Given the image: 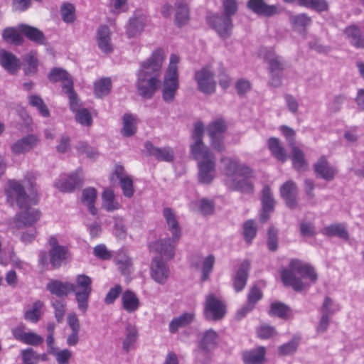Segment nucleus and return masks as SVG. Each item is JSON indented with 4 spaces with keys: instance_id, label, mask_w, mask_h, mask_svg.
Listing matches in <instances>:
<instances>
[{
    "instance_id": "obj_1",
    "label": "nucleus",
    "mask_w": 364,
    "mask_h": 364,
    "mask_svg": "<svg viewBox=\"0 0 364 364\" xmlns=\"http://www.w3.org/2000/svg\"><path fill=\"white\" fill-rule=\"evenodd\" d=\"M26 186H29L28 188L30 196L26 194L24 187L15 180L9 181L8 188L6 189L8 200L15 199L18 207L23 210L13 218L11 229L14 233L16 230L32 226L40 219L41 215L39 210L30 207L31 205H35L37 203L33 198L36 196L35 178L29 177L26 178Z\"/></svg>"
},
{
    "instance_id": "obj_2",
    "label": "nucleus",
    "mask_w": 364,
    "mask_h": 364,
    "mask_svg": "<svg viewBox=\"0 0 364 364\" xmlns=\"http://www.w3.org/2000/svg\"><path fill=\"white\" fill-rule=\"evenodd\" d=\"M164 60V50L157 48L148 59L140 63L136 73V87L142 98L151 99L159 88Z\"/></svg>"
},
{
    "instance_id": "obj_3",
    "label": "nucleus",
    "mask_w": 364,
    "mask_h": 364,
    "mask_svg": "<svg viewBox=\"0 0 364 364\" xmlns=\"http://www.w3.org/2000/svg\"><path fill=\"white\" fill-rule=\"evenodd\" d=\"M289 267V269L282 271L281 278L285 286L291 287L296 291H301L310 287V284L304 282L301 278L296 276L295 273L300 274L302 278H309L313 284H315L318 279L317 273L309 263L294 259L290 261Z\"/></svg>"
},
{
    "instance_id": "obj_4",
    "label": "nucleus",
    "mask_w": 364,
    "mask_h": 364,
    "mask_svg": "<svg viewBox=\"0 0 364 364\" xmlns=\"http://www.w3.org/2000/svg\"><path fill=\"white\" fill-rule=\"evenodd\" d=\"M198 164V178L203 184H210L215 176V156L210 149L191 154Z\"/></svg>"
},
{
    "instance_id": "obj_5",
    "label": "nucleus",
    "mask_w": 364,
    "mask_h": 364,
    "mask_svg": "<svg viewBox=\"0 0 364 364\" xmlns=\"http://www.w3.org/2000/svg\"><path fill=\"white\" fill-rule=\"evenodd\" d=\"M71 259V253L68 247H58L50 249L48 252L39 253L38 262L48 269H57L66 265Z\"/></svg>"
},
{
    "instance_id": "obj_6",
    "label": "nucleus",
    "mask_w": 364,
    "mask_h": 364,
    "mask_svg": "<svg viewBox=\"0 0 364 364\" xmlns=\"http://www.w3.org/2000/svg\"><path fill=\"white\" fill-rule=\"evenodd\" d=\"M92 279L84 274H77L75 277V283L73 284V290L77 308L85 314L89 307V299L92 291Z\"/></svg>"
},
{
    "instance_id": "obj_7",
    "label": "nucleus",
    "mask_w": 364,
    "mask_h": 364,
    "mask_svg": "<svg viewBox=\"0 0 364 364\" xmlns=\"http://www.w3.org/2000/svg\"><path fill=\"white\" fill-rule=\"evenodd\" d=\"M207 22L221 38L228 39L231 36L233 29L231 17L223 14H214L207 17Z\"/></svg>"
},
{
    "instance_id": "obj_8",
    "label": "nucleus",
    "mask_w": 364,
    "mask_h": 364,
    "mask_svg": "<svg viewBox=\"0 0 364 364\" xmlns=\"http://www.w3.org/2000/svg\"><path fill=\"white\" fill-rule=\"evenodd\" d=\"M226 314L225 304L214 294L206 296L204 304L203 315L205 319L217 321L223 319Z\"/></svg>"
},
{
    "instance_id": "obj_9",
    "label": "nucleus",
    "mask_w": 364,
    "mask_h": 364,
    "mask_svg": "<svg viewBox=\"0 0 364 364\" xmlns=\"http://www.w3.org/2000/svg\"><path fill=\"white\" fill-rule=\"evenodd\" d=\"M194 79L200 92L206 95H210L215 92L216 83L214 80L213 71L210 66L203 67L196 71Z\"/></svg>"
},
{
    "instance_id": "obj_10",
    "label": "nucleus",
    "mask_w": 364,
    "mask_h": 364,
    "mask_svg": "<svg viewBox=\"0 0 364 364\" xmlns=\"http://www.w3.org/2000/svg\"><path fill=\"white\" fill-rule=\"evenodd\" d=\"M253 176V171L250 169L248 176H237L233 179L225 180V186L231 191H239L245 194H253L254 184L250 181Z\"/></svg>"
},
{
    "instance_id": "obj_11",
    "label": "nucleus",
    "mask_w": 364,
    "mask_h": 364,
    "mask_svg": "<svg viewBox=\"0 0 364 364\" xmlns=\"http://www.w3.org/2000/svg\"><path fill=\"white\" fill-rule=\"evenodd\" d=\"M178 88V75H171L165 73L161 84V95L163 100L168 104L172 103L175 100Z\"/></svg>"
},
{
    "instance_id": "obj_12",
    "label": "nucleus",
    "mask_w": 364,
    "mask_h": 364,
    "mask_svg": "<svg viewBox=\"0 0 364 364\" xmlns=\"http://www.w3.org/2000/svg\"><path fill=\"white\" fill-rule=\"evenodd\" d=\"M224 166L225 180L233 179L237 176H248L250 173V168L239 163L238 161L228 157L221 159Z\"/></svg>"
},
{
    "instance_id": "obj_13",
    "label": "nucleus",
    "mask_w": 364,
    "mask_h": 364,
    "mask_svg": "<svg viewBox=\"0 0 364 364\" xmlns=\"http://www.w3.org/2000/svg\"><path fill=\"white\" fill-rule=\"evenodd\" d=\"M265 60L269 65V69L272 75L269 83L274 87H279L282 84V72L284 70V63L281 57L274 53L267 54Z\"/></svg>"
},
{
    "instance_id": "obj_14",
    "label": "nucleus",
    "mask_w": 364,
    "mask_h": 364,
    "mask_svg": "<svg viewBox=\"0 0 364 364\" xmlns=\"http://www.w3.org/2000/svg\"><path fill=\"white\" fill-rule=\"evenodd\" d=\"M170 276V269L163 261L161 257L153 258L151 264V277L156 283L165 284Z\"/></svg>"
},
{
    "instance_id": "obj_15",
    "label": "nucleus",
    "mask_w": 364,
    "mask_h": 364,
    "mask_svg": "<svg viewBox=\"0 0 364 364\" xmlns=\"http://www.w3.org/2000/svg\"><path fill=\"white\" fill-rule=\"evenodd\" d=\"M280 196L289 208L293 210L298 207V186L291 180L287 181L280 187Z\"/></svg>"
},
{
    "instance_id": "obj_16",
    "label": "nucleus",
    "mask_w": 364,
    "mask_h": 364,
    "mask_svg": "<svg viewBox=\"0 0 364 364\" xmlns=\"http://www.w3.org/2000/svg\"><path fill=\"white\" fill-rule=\"evenodd\" d=\"M144 148L148 156H153L159 161L171 162L174 159V151L169 146H155L151 141L144 143Z\"/></svg>"
},
{
    "instance_id": "obj_17",
    "label": "nucleus",
    "mask_w": 364,
    "mask_h": 364,
    "mask_svg": "<svg viewBox=\"0 0 364 364\" xmlns=\"http://www.w3.org/2000/svg\"><path fill=\"white\" fill-rule=\"evenodd\" d=\"M146 18L141 11H135L129 18L125 26L126 34L129 38H135L140 35L145 27Z\"/></svg>"
},
{
    "instance_id": "obj_18",
    "label": "nucleus",
    "mask_w": 364,
    "mask_h": 364,
    "mask_svg": "<svg viewBox=\"0 0 364 364\" xmlns=\"http://www.w3.org/2000/svg\"><path fill=\"white\" fill-rule=\"evenodd\" d=\"M247 7L257 15L264 17H271L280 12L277 5L267 4L264 0H248Z\"/></svg>"
},
{
    "instance_id": "obj_19",
    "label": "nucleus",
    "mask_w": 364,
    "mask_h": 364,
    "mask_svg": "<svg viewBox=\"0 0 364 364\" xmlns=\"http://www.w3.org/2000/svg\"><path fill=\"white\" fill-rule=\"evenodd\" d=\"M313 169L316 177L326 181H333L337 173L336 168L330 165L325 156H322L318 159L314 164Z\"/></svg>"
},
{
    "instance_id": "obj_20",
    "label": "nucleus",
    "mask_w": 364,
    "mask_h": 364,
    "mask_svg": "<svg viewBox=\"0 0 364 364\" xmlns=\"http://www.w3.org/2000/svg\"><path fill=\"white\" fill-rule=\"evenodd\" d=\"M39 138L36 134H28L14 143L11 149L16 155L28 153L35 149L39 143Z\"/></svg>"
},
{
    "instance_id": "obj_21",
    "label": "nucleus",
    "mask_w": 364,
    "mask_h": 364,
    "mask_svg": "<svg viewBox=\"0 0 364 364\" xmlns=\"http://www.w3.org/2000/svg\"><path fill=\"white\" fill-rule=\"evenodd\" d=\"M80 169H77L75 173L70 174L67 178H60L55 183V186L62 192H71L76 187L82 184V179L80 173Z\"/></svg>"
},
{
    "instance_id": "obj_22",
    "label": "nucleus",
    "mask_w": 364,
    "mask_h": 364,
    "mask_svg": "<svg viewBox=\"0 0 364 364\" xmlns=\"http://www.w3.org/2000/svg\"><path fill=\"white\" fill-rule=\"evenodd\" d=\"M204 129V124L201 121L196 122L194 124L191 135L193 143L190 146L191 154H198L206 149H210L203 141Z\"/></svg>"
},
{
    "instance_id": "obj_23",
    "label": "nucleus",
    "mask_w": 364,
    "mask_h": 364,
    "mask_svg": "<svg viewBox=\"0 0 364 364\" xmlns=\"http://www.w3.org/2000/svg\"><path fill=\"white\" fill-rule=\"evenodd\" d=\"M19 32L29 41L38 45H46L47 38L43 31L38 28L21 23L18 26Z\"/></svg>"
},
{
    "instance_id": "obj_24",
    "label": "nucleus",
    "mask_w": 364,
    "mask_h": 364,
    "mask_svg": "<svg viewBox=\"0 0 364 364\" xmlns=\"http://www.w3.org/2000/svg\"><path fill=\"white\" fill-rule=\"evenodd\" d=\"M163 216L166 220L168 230L171 232L173 241H178L181 237V229L176 215L171 208L163 209Z\"/></svg>"
},
{
    "instance_id": "obj_25",
    "label": "nucleus",
    "mask_w": 364,
    "mask_h": 364,
    "mask_svg": "<svg viewBox=\"0 0 364 364\" xmlns=\"http://www.w3.org/2000/svg\"><path fill=\"white\" fill-rule=\"evenodd\" d=\"M219 342V336L216 331L210 328L205 331L198 343L196 349L210 353L216 348Z\"/></svg>"
},
{
    "instance_id": "obj_26",
    "label": "nucleus",
    "mask_w": 364,
    "mask_h": 364,
    "mask_svg": "<svg viewBox=\"0 0 364 364\" xmlns=\"http://www.w3.org/2000/svg\"><path fill=\"white\" fill-rule=\"evenodd\" d=\"M46 289L58 297L67 296L73 290V284L53 279L47 283Z\"/></svg>"
},
{
    "instance_id": "obj_27",
    "label": "nucleus",
    "mask_w": 364,
    "mask_h": 364,
    "mask_svg": "<svg viewBox=\"0 0 364 364\" xmlns=\"http://www.w3.org/2000/svg\"><path fill=\"white\" fill-rule=\"evenodd\" d=\"M0 65L9 73L16 74L21 67V60L12 53L0 49Z\"/></svg>"
},
{
    "instance_id": "obj_28",
    "label": "nucleus",
    "mask_w": 364,
    "mask_h": 364,
    "mask_svg": "<svg viewBox=\"0 0 364 364\" xmlns=\"http://www.w3.org/2000/svg\"><path fill=\"white\" fill-rule=\"evenodd\" d=\"M97 43L99 48L105 53L108 54L113 51L111 43V31L106 25H101L97 31Z\"/></svg>"
},
{
    "instance_id": "obj_29",
    "label": "nucleus",
    "mask_w": 364,
    "mask_h": 364,
    "mask_svg": "<svg viewBox=\"0 0 364 364\" xmlns=\"http://www.w3.org/2000/svg\"><path fill=\"white\" fill-rule=\"evenodd\" d=\"M262 297V291L256 285L253 286L247 296V302L237 312L236 317L238 319L243 318L248 312L251 311Z\"/></svg>"
},
{
    "instance_id": "obj_30",
    "label": "nucleus",
    "mask_w": 364,
    "mask_h": 364,
    "mask_svg": "<svg viewBox=\"0 0 364 364\" xmlns=\"http://www.w3.org/2000/svg\"><path fill=\"white\" fill-rule=\"evenodd\" d=\"M250 269V262L248 260H244L240 264L233 279V287L236 292H240L245 288L247 284Z\"/></svg>"
},
{
    "instance_id": "obj_31",
    "label": "nucleus",
    "mask_w": 364,
    "mask_h": 364,
    "mask_svg": "<svg viewBox=\"0 0 364 364\" xmlns=\"http://www.w3.org/2000/svg\"><path fill=\"white\" fill-rule=\"evenodd\" d=\"M343 33L353 46L364 49V36L358 26L352 24L346 27Z\"/></svg>"
},
{
    "instance_id": "obj_32",
    "label": "nucleus",
    "mask_w": 364,
    "mask_h": 364,
    "mask_svg": "<svg viewBox=\"0 0 364 364\" xmlns=\"http://www.w3.org/2000/svg\"><path fill=\"white\" fill-rule=\"evenodd\" d=\"M122 309L129 314L136 312L140 306V301L136 294L131 290H126L121 297Z\"/></svg>"
},
{
    "instance_id": "obj_33",
    "label": "nucleus",
    "mask_w": 364,
    "mask_h": 364,
    "mask_svg": "<svg viewBox=\"0 0 364 364\" xmlns=\"http://www.w3.org/2000/svg\"><path fill=\"white\" fill-rule=\"evenodd\" d=\"M266 349L263 346L242 353L244 364H263L265 361Z\"/></svg>"
},
{
    "instance_id": "obj_34",
    "label": "nucleus",
    "mask_w": 364,
    "mask_h": 364,
    "mask_svg": "<svg viewBox=\"0 0 364 364\" xmlns=\"http://www.w3.org/2000/svg\"><path fill=\"white\" fill-rule=\"evenodd\" d=\"M178 241H173V237L168 239H162L154 244L155 250L159 252L161 257H166L171 259L174 256L175 243Z\"/></svg>"
},
{
    "instance_id": "obj_35",
    "label": "nucleus",
    "mask_w": 364,
    "mask_h": 364,
    "mask_svg": "<svg viewBox=\"0 0 364 364\" xmlns=\"http://www.w3.org/2000/svg\"><path fill=\"white\" fill-rule=\"evenodd\" d=\"M48 77L52 82H62V88L64 91V86L70 82L71 86H73V81L71 79L69 73L64 69L60 68H54L49 73Z\"/></svg>"
},
{
    "instance_id": "obj_36",
    "label": "nucleus",
    "mask_w": 364,
    "mask_h": 364,
    "mask_svg": "<svg viewBox=\"0 0 364 364\" xmlns=\"http://www.w3.org/2000/svg\"><path fill=\"white\" fill-rule=\"evenodd\" d=\"M321 233L328 237H338L345 240L349 239L348 230L341 223H335L325 227L321 230Z\"/></svg>"
},
{
    "instance_id": "obj_37",
    "label": "nucleus",
    "mask_w": 364,
    "mask_h": 364,
    "mask_svg": "<svg viewBox=\"0 0 364 364\" xmlns=\"http://www.w3.org/2000/svg\"><path fill=\"white\" fill-rule=\"evenodd\" d=\"M97 198V191L94 188H87L82 192L81 201L86 205L90 213L95 215L97 213V209L95 206V202Z\"/></svg>"
},
{
    "instance_id": "obj_38",
    "label": "nucleus",
    "mask_w": 364,
    "mask_h": 364,
    "mask_svg": "<svg viewBox=\"0 0 364 364\" xmlns=\"http://www.w3.org/2000/svg\"><path fill=\"white\" fill-rule=\"evenodd\" d=\"M175 22L178 26H181L188 21V8L184 0H177L175 4Z\"/></svg>"
},
{
    "instance_id": "obj_39",
    "label": "nucleus",
    "mask_w": 364,
    "mask_h": 364,
    "mask_svg": "<svg viewBox=\"0 0 364 364\" xmlns=\"http://www.w3.org/2000/svg\"><path fill=\"white\" fill-rule=\"evenodd\" d=\"M18 28L7 27L2 31V38L7 43L14 46H21L23 43V38L19 33Z\"/></svg>"
},
{
    "instance_id": "obj_40",
    "label": "nucleus",
    "mask_w": 364,
    "mask_h": 364,
    "mask_svg": "<svg viewBox=\"0 0 364 364\" xmlns=\"http://www.w3.org/2000/svg\"><path fill=\"white\" fill-rule=\"evenodd\" d=\"M194 319V314L192 313H184L178 317L174 318L169 323V331L172 333L178 331L179 328L185 327L191 323Z\"/></svg>"
},
{
    "instance_id": "obj_41",
    "label": "nucleus",
    "mask_w": 364,
    "mask_h": 364,
    "mask_svg": "<svg viewBox=\"0 0 364 364\" xmlns=\"http://www.w3.org/2000/svg\"><path fill=\"white\" fill-rule=\"evenodd\" d=\"M268 147L272 154L279 161L284 163L287 159V154L277 138L272 137L268 140Z\"/></svg>"
},
{
    "instance_id": "obj_42",
    "label": "nucleus",
    "mask_w": 364,
    "mask_h": 364,
    "mask_svg": "<svg viewBox=\"0 0 364 364\" xmlns=\"http://www.w3.org/2000/svg\"><path fill=\"white\" fill-rule=\"evenodd\" d=\"M289 21L292 28L299 31H303L311 23V18L306 14H300L297 15H291Z\"/></svg>"
},
{
    "instance_id": "obj_43",
    "label": "nucleus",
    "mask_w": 364,
    "mask_h": 364,
    "mask_svg": "<svg viewBox=\"0 0 364 364\" xmlns=\"http://www.w3.org/2000/svg\"><path fill=\"white\" fill-rule=\"evenodd\" d=\"M290 159L292 161L293 167L296 170L301 171L306 168L307 164L304 159V154L299 147L291 146Z\"/></svg>"
},
{
    "instance_id": "obj_44",
    "label": "nucleus",
    "mask_w": 364,
    "mask_h": 364,
    "mask_svg": "<svg viewBox=\"0 0 364 364\" xmlns=\"http://www.w3.org/2000/svg\"><path fill=\"white\" fill-rule=\"evenodd\" d=\"M44 304L40 300L36 301L32 307L26 310L24 313V318L30 322L36 323L41 318V309Z\"/></svg>"
},
{
    "instance_id": "obj_45",
    "label": "nucleus",
    "mask_w": 364,
    "mask_h": 364,
    "mask_svg": "<svg viewBox=\"0 0 364 364\" xmlns=\"http://www.w3.org/2000/svg\"><path fill=\"white\" fill-rule=\"evenodd\" d=\"M138 338V330L135 326L128 324L126 327V338L123 341V349L129 352L136 341Z\"/></svg>"
},
{
    "instance_id": "obj_46",
    "label": "nucleus",
    "mask_w": 364,
    "mask_h": 364,
    "mask_svg": "<svg viewBox=\"0 0 364 364\" xmlns=\"http://www.w3.org/2000/svg\"><path fill=\"white\" fill-rule=\"evenodd\" d=\"M136 132V127L134 117L131 114H125L123 116V127L122 134L124 136L129 137Z\"/></svg>"
},
{
    "instance_id": "obj_47",
    "label": "nucleus",
    "mask_w": 364,
    "mask_h": 364,
    "mask_svg": "<svg viewBox=\"0 0 364 364\" xmlns=\"http://www.w3.org/2000/svg\"><path fill=\"white\" fill-rule=\"evenodd\" d=\"M102 208L111 212L119 209V205L114 200V194L112 190H105L102 196Z\"/></svg>"
},
{
    "instance_id": "obj_48",
    "label": "nucleus",
    "mask_w": 364,
    "mask_h": 364,
    "mask_svg": "<svg viewBox=\"0 0 364 364\" xmlns=\"http://www.w3.org/2000/svg\"><path fill=\"white\" fill-rule=\"evenodd\" d=\"M95 94L97 97H102L107 95L112 88V81L109 77L102 78L94 85Z\"/></svg>"
},
{
    "instance_id": "obj_49",
    "label": "nucleus",
    "mask_w": 364,
    "mask_h": 364,
    "mask_svg": "<svg viewBox=\"0 0 364 364\" xmlns=\"http://www.w3.org/2000/svg\"><path fill=\"white\" fill-rule=\"evenodd\" d=\"M215 261V259L213 255H209L203 259L201 266V282H205L209 279L213 269Z\"/></svg>"
},
{
    "instance_id": "obj_50",
    "label": "nucleus",
    "mask_w": 364,
    "mask_h": 364,
    "mask_svg": "<svg viewBox=\"0 0 364 364\" xmlns=\"http://www.w3.org/2000/svg\"><path fill=\"white\" fill-rule=\"evenodd\" d=\"M28 103L31 106L36 107L40 114L44 117L50 116V112L43 99L36 95L28 97Z\"/></svg>"
},
{
    "instance_id": "obj_51",
    "label": "nucleus",
    "mask_w": 364,
    "mask_h": 364,
    "mask_svg": "<svg viewBox=\"0 0 364 364\" xmlns=\"http://www.w3.org/2000/svg\"><path fill=\"white\" fill-rule=\"evenodd\" d=\"M68 97L70 108L73 112H75L77 110L80 109V100L77 97V93L75 92L73 89V86H71L70 82L67 85L64 86L63 91Z\"/></svg>"
},
{
    "instance_id": "obj_52",
    "label": "nucleus",
    "mask_w": 364,
    "mask_h": 364,
    "mask_svg": "<svg viewBox=\"0 0 364 364\" xmlns=\"http://www.w3.org/2000/svg\"><path fill=\"white\" fill-rule=\"evenodd\" d=\"M261 201L263 210H265V211L274 210L275 200L273 198L271 188L269 186H264L262 189Z\"/></svg>"
},
{
    "instance_id": "obj_53",
    "label": "nucleus",
    "mask_w": 364,
    "mask_h": 364,
    "mask_svg": "<svg viewBox=\"0 0 364 364\" xmlns=\"http://www.w3.org/2000/svg\"><path fill=\"white\" fill-rule=\"evenodd\" d=\"M227 126L223 119H218L212 122L208 127V132L210 137L215 136H223L226 131Z\"/></svg>"
},
{
    "instance_id": "obj_54",
    "label": "nucleus",
    "mask_w": 364,
    "mask_h": 364,
    "mask_svg": "<svg viewBox=\"0 0 364 364\" xmlns=\"http://www.w3.org/2000/svg\"><path fill=\"white\" fill-rule=\"evenodd\" d=\"M290 309L288 306L282 302H274L271 304L269 314L282 318L287 317Z\"/></svg>"
},
{
    "instance_id": "obj_55",
    "label": "nucleus",
    "mask_w": 364,
    "mask_h": 364,
    "mask_svg": "<svg viewBox=\"0 0 364 364\" xmlns=\"http://www.w3.org/2000/svg\"><path fill=\"white\" fill-rule=\"evenodd\" d=\"M60 15L63 21L70 23L75 20V7L70 3H64L60 7Z\"/></svg>"
},
{
    "instance_id": "obj_56",
    "label": "nucleus",
    "mask_w": 364,
    "mask_h": 364,
    "mask_svg": "<svg viewBox=\"0 0 364 364\" xmlns=\"http://www.w3.org/2000/svg\"><path fill=\"white\" fill-rule=\"evenodd\" d=\"M51 305L54 309V315L57 322L59 323H62L66 312V302L63 300L55 299L52 301Z\"/></svg>"
},
{
    "instance_id": "obj_57",
    "label": "nucleus",
    "mask_w": 364,
    "mask_h": 364,
    "mask_svg": "<svg viewBox=\"0 0 364 364\" xmlns=\"http://www.w3.org/2000/svg\"><path fill=\"white\" fill-rule=\"evenodd\" d=\"M115 260L122 274H126L132 264L131 258L123 250L118 252Z\"/></svg>"
},
{
    "instance_id": "obj_58",
    "label": "nucleus",
    "mask_w": 364,
    "mask_h": 364,
    "mask_svg": "<svg viewBox=\"0 0 364 364\" xmlns=\"http://www.w3.org/2000/svg\"><path fill=\"white\" fill-rule=\"evenodd\" d=\"M299 343V339L293 338L290 341L280 346L278 348L279 355L285 356L294 353L298 348Z\"/></svg>"
},
{
    "instance_id": "obj_59",
    "label": "nucleus",
    "mask_w": 364,
    "mask_h": 364,
    "mask_svg": "<svg viewBox=\"0 0 364 364\" xmlns=\"http://www.w3.org/2000/svg\"><path fill=\"white\" fill-rule=\"evenodd\" d=\"M119 183L124 197L128 198H132L135 192L134 183L132 178L130 176H125V178H122L119 181Z\"/></svg>"
},
{
    "instance_id": "obj_60",
    "label": "nucleus",
    "mask_w": 364,
    "mask_h": 364,
    "mask_svg": "<svg viewBox=\"0 0 364 364\" xmlns=\"http://www.w3.org/2000/svg\"><path fill=\"white\" fill-rule=\"evenodd\" d=\"M23 59L28 65V67L25 69L26 75L36 73L38 70V62L35 53L31 52L25 55Z\"/></svg>"
},
{
    "instance_id": "obj_61",
    "label": "nucleus",
    "mask_w": 364,
    "mask_h": 364,
    "mask_svg": "<svg viewBox=\"0 0 364 364\" xmlns=\"http://www.w3.org/2000/svg\"><path fill=\"white\" fill-rule=\"evenodd\" d=\"M75 113V120L80 124L90 127L92 123V119L90 112L86 108H82Z\"/></svg>"
},
{
    "instance_id": "obj_62",
    "label": "nucleus",
    "mask_w": 364,
    "mask_h": 364,
    "mask_svg": "<svg viewBox=\"0 0 364 364\" xmlns=\"http://www.w3.org/2000/svg\"><path fill=\"white\" fill-rule=\"evenodd\" d=\"M50 355H53L58 364H69L72 358V352L67 348L62 350H55Z\"/></svg>"
},
{
    "instance_id": "obj_63",
    "label": "nucleus",
    "mask_w": 364,
    "mask_h": 364,
    "mask_svg": "<svg viewBox=\"0 0 364 364\" xmlns=\"http://www.w3.org/2000/svg\"><path fill=\"white\" fill-rule=\"evenodd\" d=\"M75 148L79 154H85L90 159H95L98 156V152L90 146L87 142L79 141L75 146Z\"/></svg>"
},
{
    "instance_id": "obj_64",
    "label": "nucleus",
    "mask_w": 364,
    "mask_h": 364,
    "mask_svg": "<svg viewBox=\"0 0 364 364\" xmlns=\"http://www.w3.org/2000/svg\"><path fill=\"white\" fill-rule=\"evenodd\" d=\"M21 357L23 364H34L39 360L40 355L31 348L21 350Z\"/></svg>"
}]
</instances>
